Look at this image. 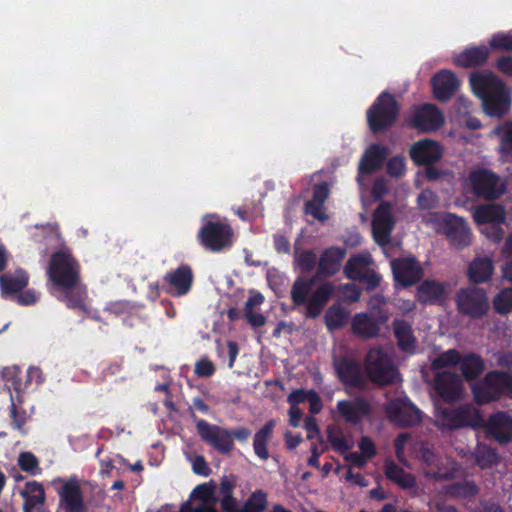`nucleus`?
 <instances>
[{
  "label": "nucleus",
  "instance_id": "nucleus-43",
  "mask_svg": "<svg viewBox=\"0 0 512 512\" xmlns=\"http://www.w3.org/2000/svg\"><path fill=\"white\" fill-rule=\"evenodd\" d=\"M215 487L212 480L209 483L199 484L192 490L190 499H198L200 503L213 505L218 502V498L214 496Z\"/></svg>",
  "mask_w": 512,
  "mask_h": 512
},
{
  "label": "nucleus",
  "instance_id": "nucleus-36",
  "mask_svg": "<svg viewBox=\"0 0 512 512\" xmlns=\"http://www.w3.org/2000/svg\"><path fill=\"white\" fill-rule=\"evenodd\" d=\"M493 133L499 138V153L507 160L512 155V122L499 126Z\"/></svg>",
  "mask_w": 512,
  "mask_h": 512
},
{
  "label": "nucleus",
  "instance_id": "nucleus-24",
  "mask_svg": "<svg viewBox=\"0 0 512 512\" xmlns=\"http://www.w3.org/2000/svg\"><path fill=\"white\" fill-rule=\"evenodd\" d=\"M444 124L443 113L432 104L418 108V130L434 131Z\"/></svg>",
  "mask_w": 512,
  "mask_h": 512
},
{
  "label": "nucleus",
  "instance_id": "nucleus-29",
  "mask_svg": "<svg viewBox=\"0 0 512 512\" xmlns=\"http://www.w3.org/2000/svg\"><path fill=\"white\" fill-rule=\"evenodd\" d=\"M393 328L400 349L408 353H413L415 349V338L412 334L411 326L404 320H395L393 322Z\"/></svg>",
  "mask_w": 512,
  "mask_h": 512
},
{
  "label": "nucleus",
  "instance_id": "nucleus-13",
  "mask_svg": "<svg viewBox=\"0 0 512 512\" xmlns=\"http://www.w3.org/2000/svg\"><path fill=\"white\" fill-rule=\"evenodd\" d=\"M334 369L338 380L346 387L363 389L366 385L361 365L355 359L347 356L335 358Z\"/></svg>",
  "mask_w": 512,
  "mask_h": 512
},
{
  "label": "nucleus",
  "instance_id": "nucleus-22",
  "mask_svg": "<svg viewBox=\"0 0 512 512\" xmlns=\"http://www.w3.org/2000/svg\"><path fill=\"white\" fill-rule=\"evenodd\" d=\"M436 390L448 402L458 399L464 391L461 379L449 372H442L437 375Z\"/></svg>",
  "mask_w": 512,
  "mask_h": 512
},
{
  "label": "nucleus",
  "instance_id": "nucleus-59",
  "mask_svg": "<svg viewBox=\"0 0 512 512\" xmlns=\"http://www.w3.org/2000/svg\"><path fill=\"white\" fill-rule=\"evenodd\" d=\"M11 418H12V424L14 429L18 431H22L24 425L26 424V412H18L16 405L12 403L11 405V412H10Z\"/></svg>",
  "mask_w": 512,
  "mask_h": 512
},
{
  "label": "nucleus",
  "instance_id": "nucleus-63",
  "mask_svg": "<svg viewBox=\"0 0 512 512\" xmlns=\"http://www.w3.org/2000/svg\"><path fill=\"white\" fill-rule=\"evenodd\" d=\"M39 296L33 289H27L25 291L19 292L17 295V302L20 305L28 306L33 305L38 301Z\"/></svg>",
  "mask_w": 512,
  "mask_h": 512
},
{
  "label": "nucleus",
  "instance_id": "nucleus-28",
  "mask_svg": "<svg viewBox=\"0 0 512 512\" xmlns=\"http://www.w3.org/2000/svg\"><path fill=\"white\" fill-rule=\"evenodd\" d=\"M372 264L373 259L369 253H361L351 256L344 266L345 277L353 281L355 279H359L360 275L370 268V265Z\"/></svg>",
  "mask_w": 512,
  "mask_h": 512
},
{
  "label": "nucleus",
  "instance_id": "nucleus-10",
  "mask_svg": "<svg viewBox=\"0 0 512 512\" xmlns=\"http://www.w3.org/2000/svg\"><path fill=\"white\" fill-rule=\"evenodd\" d=\"M433 365L436 368L458 365L466 380L474 379L484 369L483 361L479 356L475 354L460 356L455 350H448L439 355Z\"/></svg>",
  "mask_w": 512,
  "mask_h": 512
},
{
  "label": "nucleus",
  "instance_id": "nucleus-3",
  "mask_svg": "<svg viewBox=\"0 0 512 512\" xmlns=\"http://www.w3.org/2000/svg\"><path fill=\"white\" fill-rule=\"evenodd\" d=\"M400 105L395 96L387 91L381 92L366 111V121L374 135L384 134L397 122Z\"/></svg>",
  "mask_w": 512,
  "mask_h": 512
},
{
  "label": "nucleus",
  "instance_id": "nucleus-35",
  "mask_svg": "<svg viewBox=\"0 0 512 512\" xmlns=\"http://www.w3.org/2000/svg\"><path fill=\"white\" fill-rule=\"evenodd\" d=\"M445 287L437 282L425 281L418 287V301L435 302L444 298Z\"/></svg>",
  "mask_w": 512,
  "mask_h": 512
},
{
  "label": "nucleus",
  "instance_id": "nucleus-12",
  "mask_svg": "<svg viewBox=\"0 0 512 512\" xmlns=\"http://www.w3.org/2000/svg\"><path fill=\"white\" fill-rule=\"evenodd\" d=\"M371 226L374 241L380 247H386L390 243L391 233L395 226L391 205L388 202H382L375 209Z\"/></svg>",
  "mask_w": 512,
  "mask_h": 512
},
{
  "label": "nucleus",
  "instance_id": "nucleus-39",
  "mask_svg": "<svg viewBox=\"0 0 512 512\" xmlns=\"http://www.w3.org/2000/svg\"><path fill=\"white\" fill-rule=\"evenodd\" d=\"M267 497L268 495L264 490L256 489L245 501L239 512H264L268 504Z\"/></svg>",
  "mask_w": 512,
  "mask_h": 512
},
{
  "label": "nucleus",
  "instance_id": "nucleus-47",
  "mask_svg": "<svg viewBox=\"0 0 512 512\" xmlns=\"http://www.w3.org/2000/svg\"><path fill=\"white\" fill-rule=\"evenodd\" d=\"M354 281L364 284L367 290H374L380 285L381 276L373 269L368 268L360 275L359 279H355Z\"/></svg>",
  "mask_w": 512,
  "mask_h": 512
},
{
  "label": "nucleus",
  "instance_id": "nucleus-41",
  "mask_svg": "<svg viewBox=\"0 0 512 512\" xmlns=\"http://www.w3.org/2000/svg\"><path fill=\"white\" fill-rule=\"evenodd\" d=\"M348 318L347 310L342 306L333 305L325 313L324 320L329 330L342 327Z\"/></svg>",
  "mask_w": 512,
  "mask_h": 512
},
{
  "label": "nucleus",
  "instance_id": "nucleus-42",
  "mask_svg": "<svg viewBox=\"0 0 512 512\" xmlns=\"http://www.w3.org/2000/svg\"><path fill=\"white\" fill-rule=\"evenodd\" d=\"M326 432L327 440L335 452L344 454L352 448V444L346 440L341 429L328 426Z\"/></svg>",
  "mask_w": 512,
  "mask_h": 512
},
{
  "label": "nucleus",
  "instance_id": "nucleus-8",
  "mask_svg": "<svg viewBox=\"0 0 512 512\" xmlns=\"http://www.w3.org/2000/svg\"><path fill=\"white\" fill-rule=\"evenodd\" d=\"M475 222L481 226L480 231L487 238L498 242L502 239L504 231L500 224L505 220V211L500 205L486 204L473 210Z\"/></svg>",
  "mask_w": 512,
  "mask_h": 512
},
{
  "label": "nucleus",
  "instance_id": "nucleus-61",
  "mask_svg": "<svg viewBox=\"0 0 512 512\" xmlns=\"http://www.w3.org/2000/svg\"><path fill=\"white\" fill-rule=\"evenodd\" d=\"M273 243L275 250L280 254H288L290 253V242L289 239L282 234L273 235Z\"/></svg>",
  "mask_w": 512,
  "mask_h": 512
},
{
  "label": "nucleus",
  "instance_id": "nucleus-15",
  "mask_svg": "<svg viewBox=\"0 0 512 512\" xmlns=\"http://www.w3.org/2000/svg\"><path fill=\"white\" fill-rule=\"evenodd\" d=\"M469 182L474 192L483 198H497L504 191L501 180L494 173L487 170H476L472 172L469 177Z\"/></svg>",
  "mask_w": 512,
  "mask_h": 512
},
{
  "label": "nucleus",
  "instance_id": "nucleus-14",
  "mask_svg": "<svg viewBox=\"0 0 512 512\" xmlns=\"http://www.w3.org/2000/svg\"><path fill=\"white\" fill-rule=\"evenodd\" d=\"M193 283V271L188 264H181L166 273L162 279V289L172 296L186 295Z\"/></svg>",
  "mask_w": 512,
  "mask_h": 512
},
{
  "label": "nucleus",
  "instance_id": "nucleus-21",
  "mask_svg": "<svg viewBox=\"0 0 512 512\" xmlns=\"http://www.w3.org/2000/svg\"><path fill=\"white\" fill-rule=\"evenodd\" d=\"M459 86V80L450 70H441L432 78L434 96L440 101L450 99Z\"/></svg>",
  "mask_w": 512,
  "mask_h": 512
},
{
  "label": "nucleus",
  "instance_id": "nucleus-49",
  "mask_svg": "<svg viewBox=\"0 0 512 512\" xmlns=\"http://www.w3.org/2000/svg\"><path fill=\"white\" fill-rule=\"evenodd\" d=\"M490 46L494 49L512 50V32L495 34L490 40Z\"/></svg>",
  "mask_w": 512,
  "mask_h": 512
},
{
  "label": "nucleus",
  "instance_id": "nucleus-31",
  "mask_svg": "<svg viewBox=\"0 0 512 512\" xmlns=\"http://www.w3.org/2000/svg\"><path fill=\"white\" fill-rule=\"evenodd\" d=\"M493 269L491 259L487 257L476 258L469 266L468 275L471 281L482 283L490 279Z\"/></svg>",
  "mask_w": 512,
  "mask_h": 512
},
{
  "label": "nucleus",
  "instance_id": "nucleus-34",
  "mask_svg": "<svg viewBox=\"0 0 512 512\" xmlns=\"http://www.w3.org/2000/svg\"><path fill=\"white\" fill-rule=\"evenodd\" d=\"M441 156L442 149L437 142L428 139L418 141V164L435 162Z\"/></svg>",
  "mask_w": 512,
  "mask_h": 512
},
{
  "label": "nucleus",
  "instance_id": "nucleus-37",
  "mask_svg": "<svg viewBox=\"0 0 512 512\" xmlns=\"http://www.w3.org/2000/svg\"><path fill=\"white\" fill-rule=\"evenodd\" d=\"M21 495L25 499V503H28V505L36 507L37 505H43L45 502L44 487L37 481H28L25 485V489L21 492Z\"/></svg>",
  "mask_w": 512,
  "mask_h": 512
},
{
  "label": "nucleus",
  "instance_id": "nucleus-58",
  "mask_svg": "<svg viewBox=\"0 0 512 512\" xmlns=\"http://www.w3.org/2000/svg\"><path fill=\"white\" fill-rule=\"evenodd\" d=\"M305 304L306 316L310 319L317 318L321 314L323 308L325 307L322 303L314 299L312 296L310 297L309 300H307Z\"/></svg>",
  "mask_w": 512,
  "mask_h": 512
},
{
  "label": "nucleus",
  "instance_id": "nucleus-11",
  "mask_svg": "<svg viewBox=\"0 0 512 512\" xmlns=\"http://www.w3.org/2000/svg\"><path fill=\"white\" fill-rule=\"evenodd\" d=\"M456 303L460 312L474 318L482 316L489 309L487 294L478 287L461 289L457 294Z\"/></svg>",
  "mask_w": 512,
  "mask_h": 512
},
{
  "label": "nucleus",
  "instance_id": "nucleus-57",
  "mask_svg": "<svg viewBox=\"0 0 512 512\" xmlns=\"http://www.w3.org/2000/svg\"><path fill=\"white\" fill-rule=\"evenodd\" d=\"M358 446L361 454H363L367 459H371L376 455V446L370 437H362Z\"/></svg>",
  "mask_w": 512,
  "mask_h": 512
},
{
  "label": "nucleus",
  "instance_id": "nucleus-55",
  "mask_svg": "<svg viewBox=\"0 0 512 512\" xmlns=\"http://www.w3.org/2000/svg\"><path fill=\"white\" fill-rule=\"evenodd\" d=\"M179 512H217V510L209 503L193 504L187 501L181 505Z\"/></svg>",
  "mask_w": 512,
  "mask_h": 512
},
{
  "label": "nucleus",
  "instance_id": "nucleus-60",
  "mask_svg": "<svg viewBox=\"0 0 512 512\" xmlns=\"http://www.w3.org/2000/svg\"><path fill=\"white\" fill-rule=\"evenodd\" d=\"M329 196V187L326 182L316 184L313 188L312 200L324 204Z\"/></svg>",
  "mask_w": 512,
  "mask_h": 512
},
{
  "label": "nucleus",
  "instance_id": "nucleus-16",
  "mask_svg": "<svg viewBox=\"0 0 512 512\" xmlns=\"http://www.w3.org/2000/svg\"><path fill=\"white\" fill-rule=\"evenodd\" d=\"M59 505L65 512H86L84 495L77 478L64 480L57 490Z\"/></svg>",
  "mask_w": 512,
  "mask_h": 512
},
{
  "label": "nucleus",
  "instance_id": "nucleus-5",
  "mask_svg": "<svg viewBox=\"0 0 512 512\" xmlns=\"http://www.w3.org/2000/svg\"><path fill=\"white\" fill-rule=\"evenodd\" d=\"M367 378L375 385L387 386L397 381L398 371L391 356L380 347L371 348L364 359Z\"/></svg>",
  "mask_w": 512,
  "mask_h": 512
},
{
  "label": "nucleus",
  "instance_id": "nucleus-20",
  "mask_svg": "<svg viewBox=\"0 0 512 512\" xmlns=\"http://www.w3.org/2000/svg\"><path fill=\"white\" fill-rule=\"evenodd\" d=\"M391 268L396 287L406 288L416 284V258L395 259Z\"/></svg>",
  "mask_w": 512,
  "mask_h": 512
},
{
  "label": "nucleus",
  "instance_id": "nucleus-1",
  "mask_svg": "<svg viewBox=\"0 0 512 512\" xmlns=\"http://www.w3.org/2000/svg\"><path fill=\"white\" fill-rule=\"evenodd\" d=\"M50 293L71 310L89 312L87 286L81 280L79 261L69 250L51 254L46 270Z\"/></svg>",
  "mask_w": 512,
  "mask_h": 512
},
{
  "label": "nucleus",
  "instance_id": "nucleus-50",
  "mask_svg": "<svg viewBox=\"0 0 512 512\" xmlns=\"http://www.w3.org/2000/svg\"><path fill=\"white\" fill-rule=\"evenodd\" d=\"M236 483H237V478L235 475H233V474L224 475L220 479L219 488H218L220 498H224L226 496L233 495L234 489L236 487Z\"/></svg>",
  "mask_w": 512,
  "mask_h": 512
},
{
  "label": "nucleus",
  "instance_id": "nucleus-51",
  "mask_svg": "<svg viewBox=\"0 0 512 512\" xmlns=\"http://www.w3.org/2000/svg\"><path fill=\"white\" fill-rule=\"evenodd\" d=\"M333 292L334 286L327 282L317 287L311 296L325 306L331 298Z\"/></svg>",
  "mask_w": 512,
  "mask_h": 512
},
{
  "label": "nucleus",
  "instance_id": "nucleus-25",
  "mask_svg": "<svg viewBox=\"0 0 512 512\" xmlns=\"http://www.w3.org/2000/svg\"><path fill=\"white\" fill-rule=\"evenodd\" d=\"M276 422L274 419L267 421L254 435L253 450L256 456L266 461L269 458L268 443L271 440Z\"/></svg>",
  "mask_w": 512,
  "mask_h": 512
},
{
  "label": "nucleus",
  "instance_id": "nucleus-62",
  "mask_svg": "<svg viewBox=\"0 0 512 512\" xmlns=\"http://www.w3.org/2000/svg\"><path fill=\"white\" fill-rule=\"evenodd\" d=\"M307 401L309 402V411L311 414H318L321 412L323 408L322 399L315 390H309V397L307 398Z\"/></svg>",
  "mask_w": 512,
  "mask_h": 512
},
{
  "label": "nucleus",
  "instance_id": "nucleus-26",
  "mask_svg": "<svg viewBox=\"0 0 512 512\" xmlns=\"http://www.w3.org/2000/svg\"><path fill=\"white\" fill-rule=\"evenodd\" d=\"M488 432L499 442H507L512 438V419L499 413L493 416L488 424Z\"/></svg>",
  "mask_w": 512,
  "mask_h": 512
},
{
  "label": "nucleus",
  "instance_id": "nucleus-52",
  "mask_svg": "<svg viewBox=\"0 0 512 512\" xmlns=\"http://www.w3.org/2000/svg\"><path fill=\"white\" fill-rule=\"evenodd\" d=\"M214 364L208 359H201L195 364L194 373L199 377L208 378L215 373Z\"/></svg>",
  "mask_w": 512,
  "mask_h": 512
},
{
  "label": "nucleus",
  "instance_id": "nucleus-38",
  "mask_svg": "<svg viewBox=\"0 0 512 512\" xmlns=\"http://www.w3.org/2000/svg\"><path fill=\"white\" fill-rule=\"evenodd\" d=\"M385 412L388 419L398 425L406 426L411 423L410 416L404 410L403 402L400 399L389 401L385 406Z\"/></svg>",
  "mask_w": 512,
  "mask_h": 512
},
{
  "label": "nucleus",
  "instance_id": "nucleus-56",
  "mask_svg": "<svg viewBox=\"0 0 512 512\" xmlns=\"http://www.w3.org/2000/svg\"><path fill=\"white\" fill-rule=\"evenodd\" d=\"M193 472L197 475L207 477L211 474V469L203 455L195 456L192 462Z\"/></svg>",
  "mask_w": 512,
  "mask_h": 512
},
{
  "label": "nucleus",
  "instance_id": "nucleus-17",
  "mask_svg": "<svg viewBox=\"0 0 512 512\" xmlns=\"http://www.w3.org/2000/svg\"><path fill=\"white\" fill-rule=\"evenodd\" d=\"M372 412L370 402L364 397H356L353 400H339L336 404V413L349 424L358 425Z\"/></svg>",
  "mask_w": 512,
  "mask_h": 512
},
{
  "label": "nucleus",
  "instance_id": "nucleus-64",
  "mask_svg": "<svg viewBox=\"0 0 512 512\" xmlns=\"http://www.w3.org/2000/svg\"><path fill=\"white\" fill-rule=\"evenodd\" d=\"M218 502H220L221 509L224 512H239L241 509L239 508L238 500L234 497V494L224 498H218Z\"/></svg>",
  "mask_w": 512,
  "mask_h": 512
},
{
  "label": "nucleus",
  "instance_id": "nucleus-53",
  "mask_svg": "<svg viewBox=\"0 0 512 512\" xmlns=\"http://www.w3.org/2000/svg\"><path fill=\"white\" fill-rule=\"evenodd\" d=\"M323 206L324 204L311 199L305 203V212L317 220L324 221L327 219V215L323 211Z\"/></svg>",
  "mask_w": 512,
  "mask_h": 512
},
{
  "label": "nucleus",
  "instance_id": "nucleus-6",
  "mask_svg": "<svg viewBox=\"0 0 512 512\" xmlns=\"http://www.w3.org/2000/svg\"><path fill=\"white\" fill-rule=\"evenodd\" d=\"M424 219L435 231L445 234L457 248L471 243V231L463 218L450 213H433Z\"/></svg>",
  "mask_w": 512,
  "mask_h": 512
},
{
  "label": "nucleus",
  "instance_id": "nucleus-45",
  "mask_svg": "<svg viewBox=\"0 0 512 512\" xmlns=\"http://www.w3.org/2000/svg\"><path fill=\"white\" fill-rule=\"evenodd\" d=\"M386 172L390 177L400 178L406 172V160L402 155L391 157L386 164Z\"/></svg>",
  "mask_w": 512,
  "mask_h": 512
},
{
  "label": "nucleus",
  "instance_id": "nucleus-19",
  "mask_svg": "<svg viewBox=\"0 0 512 512\" xmlns=\"http://www.w3.org/2000/svg\"><path fill=\"white\" fill-rule=\"evenodd\" d=\"M389 149L381 144H371L364 152L359 163V172L364 175L378 171L384 164Z\"/></svg>",
  "mask_w": 512,
  "mask_h": 512
},
{
  "label": "nucleus",
  "instance_id": "nucleus-54",
  "mask_svg": "<svg viewBox=\"0 0 512 512\" xmlns=\"http://www.w3.org/2000/svg\"><path fill=\"white\" fill-rule=\"evenodd\" d=\"M477 462L483 468L488 467L497 462V455L490 448L482 447L479 449Z\"/></svg>",
  "mask_w": 512,
  "mask_h": 512
},
{
  "label": "nucleus",
  "instance_id": "nucleus-9",
  "mask_svg": "<svg viewBox=\"0 0 512 512\" xmlns=\"http://www.w3.org/2000/svg\"><path fill=\"white\" fill-rule=\"evenodd\" d=\"M196 430L203 442L214 448L222 455H229L234 450L230 429L210 424L204 419L195 421Z\"/></svg>",
  "mask_w": 512,
  "mask_h": 512
},
{
  "label": "nucleus",
  "instance_id": "nucleus-2",
  "mask_svg": "<svg viewBox=\"0 0 512 512\" xmlns=\"http://www.w3.org/2000/svg\"><path fill=\"white\" fill-rule=\"evenodd\" d=\"M470 84L475 95L481 101L484 112L492 117H500L507 113L511 106L510 91L492 73L484 71L474 73Z\"/></svg>",
  "mask_w": 512,
  "mask_h": 512
},
{
  "label": "nucleus",
  "instance_id": "nucleus-7",
  "mask_svg": "<svg viewBox=\"0 0 512 512\" xmlns=\"http://www.w3.org/2000/svg\"><path fill=\"white\" fill-rule=\"evenodd\" d=\"M472 390L479 404L496 400L503 393L512 396V374L490 372L483 381L474 384Z\"/></svg>",
  "mask_w": 512,
  "mask_h": 512
},
{
  "label": "nucleus",
  "instance_id": "nucleus-23",
  "mask_svg": "<svg viewBox=\"0 0 512 512\" xmlns=\"http://www.w3.org/2000/svg\"><path fill=\"white\" fill-rule=\"evenodd\" d=\"M29 282L28 273L19 268L13 273L0 274V290L3 297L16 295L21 292Z\"/></svg>",
  "mask_w": 512,
  "mask_h": 512
},
{
  "label": "nucleus",
  "instance_id": "nucleus-27",
  "mask_svg": "<svg viewBox=\"0 0 512 512\" xmlns=\"http://www.w3.org/2000/svg\"><path fill=\"white\" fill-rule=\"evenodd\" d=\"M352 331L362 338H372L378 335V322L366 313L356 314L352 320Z\"/></svg>",
  "mask_w": 512,
  "mask_h": 512
},
{
  "label": "nucleus",
  "instance_id": "nucleus-46",
  "mask_svg": "<svg viewBox=\"0 0 512 512\" xmlns=\"http://www.w3.org/2000/svg\"><path fill=\"white\" fill-rule=\"evenodd\" d=\"M18 465L22 471L35 474L39 462L37 457L31 452H22L18 458Z\"/></svg>",
  "mask_w": 512,
  "mask_h": 512
},
{
  "label": "nucleus",
  "instance_id": "nucleus-33",
  "mask_svg": "<svg viewBox=\"0 0 512 512\" xmlns=\"http://www.w3.org/2000/svg\"><path fill=\"white\" fill-rule=\"evenodd\" d=\"M316 277L305 279L298 277L291 288V300L295 306H302L307 302L309 293L314 286Z\"/></svg>",
  "mask_w": 512,
  "mask_h": 512
},
{
  "label": "nucleus",
  "instance_id": "nucleus-40",
  "mask_svg": "<svg viewBox=\"0 0 512 512\" xmlns=\"http://www.w3.org/2000/svg\"><path fill=\"white\" fill-rule=\"evenodd\" d=\"M294 262L302 273L309 274L318 263L317 255L313 250L299 251L295 248Z\"/></svg>",
  "mask_w": 512,
  "mask_h": 512
},
{
  "label": "nucleus",
  "instance_id": "nucleus-32",
  "mask_svg": "<svg viewBox=\"0 0 512 512\" xmlns=\"http://www.w3.org/2000/svg\"><path fill=\"white\" fill-rule=\"evenodd\" d=\"M385 475L392 482L403 488H411L416 483V478L406 473L394 461L387 460L385 462Z\"/></svg>",
  "mask_w": 512,
  "mask_h": 512
},
{
  "label": "nucleus",
  "instance_id": "nucleus-48",
  "mask_svg": "<svg viewBox=\"0 0 512 512\" xmlns=\"http://www.w3.org/2000/svg\"><path fill=\"white\" fill-rule=\"evenodd\" d=\"M461 422L466 425L479 426L484 423L479 411L474 407H466L461 412Z\"/></svg>",
  "mask_w": 512,
  "mask_h": 512
},
{
  "label": "nucleus",
  "instance_id": "nucleus-30",
  "mask_svg": "<svg viewBox=\"0 0 512 512\" xmlns=\"http://www.w3.org/2000/svg\"><path fill=\"white\" fill-rule=\"evenodd\" d=\"M488 56V49L484 46L469 48L455 57L458 66L469 68L485 62Z\"/></svg>",
  "mask_w": 512,
  "mask_h": 512
},
{
  "label": "nucleus",
  "instance_id": "nucleus-44",
  "mask_svg": "<svg viewBox=\"0 0 512 512\" xmlns=\"http://www.w3.org/2000/svg\"><path fill=\"white\" fill-rule=\"evenodd\" d=\"M494 309L500 314H507L512 311V288L500 291L493 301Z\"/></svg>",
  "mask_w": 512,
  "mask_h": 512
},
{
  "label": "nucleus",
  "instance_id": "nucleus-18",
  "mask_svg": "<svg viewBox=\"0 0 512 512\" xmlns=\"http://www.w3.org/2000/svg\"><path fill=\"white\" fill-rule=\"evenodd\" d=\"M346 256V250L338 246H331L321 253L316 269V278H330L335 276L341 268Z\"/></svg>",
  "mask_w": 512,
  "mask_h": 512
},
{
  "label": "nucleus",
  "instance_id": "nucleus-4",
  "mask_svg": "<svg viewBox=\"0 0 512 512\" xmlns=\"http://www.w3.org/2000/svg\"><path fill=\"white\" fill-rule=\"evenodd\" d=\"M233 237L231 225L217 215L210 214L202 219L196 239L206 251L218 253L233 245Z\"/></svg>",
  "mask_w": 512,
  "mask_h": 512
}]
</instances>
